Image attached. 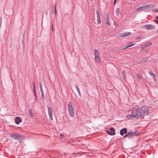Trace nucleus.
Wrapping results in <instances>:
<instances>
[{"label": "nucleus", "mask_w": 158, "mask_h": 158, "mask_svg": "<svg viewBox=\"0 0 158 158\" xmlns=\"http://www.w3.org/2000/svg\"><path fill=\"white\" fill-rule=\"evenodd\" d=\"M135 106L138 112L137 114L138 119L144 118L145 116L147 114L149 110L148 106H143L139 108V105H135Z\"/></svg>", "instance_id": "1"}, {"label": "nucleus", "mask_w": 158, "mask_h": 158, "mask_svg": "<svg viewBox=\"0 0 158 158\" xmlns=\"http://www.w3.org/2000/svg\"><path fill=\"white\" fill-rule=\"evenodd\" d=\"M137 109L136 108L135 105L133 107L132 110H129L128 114L126 116V118L127 119H131L134 118L138 119L137 115Z\"/></svg>", "instance_id": "2"}, {"label": "nucleus", "mask_w": 158, "mask_h": 158, "mask_svg": "<svg viewBox=\"0 0 158 158\" xmlns=\"http://www.w3.org/2000/svg\"><path fill=\"white\" fill-rule=\"evenodd\" d=\"M68 108L70 116L73 117L74 116V110L73 106V102L70 101L68 105Z\"/></svg>", "instance_id": "3"}, {"label": "nucleus", "mask_w": 158, "mask_h": 158, "mask_svg": "<svg viewBox=\"0 0 158 158\" xmlns=\"http://www.w3.org/2000/svg\"><path fill=\"white\" fill-rule=\"evenodd\" d=\"M9 136L12 139L16 140H20L23 137L20 134L17 133L10 134L9 135Z\"/></svg>", "instance_id": "4"}, {"label": "nucleus", "mask_w": 158, "mask_h": 158, "mask_svg": "<svg viewBox=\"0 0 158 158\" xmlns=\"http://www.w3.org/2000/svg\"><path fill=\"white\" fill-rule=\"evenodd\" d=\"M152 5H148L145 6H140L137 8L136 10V11H143L145 10H149L152 8Z\"/></svg>", "instance_id": "5"}, {"label": "nucleus", "mask_w": 158, "mask_h": 158, "mask_svg": "<svg viewBox=\"0 0 158 158\" xmlns=\"http://www.w3.org/2000/svg\"><path fill=\"white\" fill-rule=\"evenodd\" d=\"M128 134V138H131L133 136L138 135L139 134V132L137 131H134L129 132Z\"/></svg>", "instance_id": "6"}, {"label": "nucleus", "mask_w": 158, "mask_h": 158, "mask_svg": "<svg viewBox=\"0 0 158 158\" xmlns=\"http://www.w3.org/2000/svg\"><path fill=\"white\" fill-rule=\"evenodd\" d=\"M48 115L50 119L53 120L52 109L49 106H48Z\"/></svg>", "instance_id": "7"}, {"label": "nucleus", "mask_w": 158, "mask_h": 158, "mask_svg": "<svg viewBox=\"0 0 158 158\" xmlns=\"http://www.w3.org/2000/svg\"><path fill=\"white\" fill-rule=\"evenodd\" d=\"M107 133L110 135H113L115 134V130L113 127L110 128L109 130L107 131Z\"/></svg>", "instance_id": "8"}, {"label": "nucleus", "mask_w": 158, "mask_h": 158, "mask_svg": "<svg viewBox=\"0 0 158 158\" xmlns=\"http://www.w3.org/2000/svg\"><path fill=\"white\" fill-rule=\"evenodd\" d=\"M144 27L148 30L153 29L155 27L154 26L151 24L145 25L144 26Z\"/></svg>", "instance_id": "9"}, {"label": "nucleus", "mask_w": 158, "mask_h": 158, "mask_svg": "<svg viewBox=\"0 0 158 158\" xmlns=\"http://www.w3.org/2000/svg\"><path fill=\"white\" fill-rule=\"evenodd\" d=\"M127 133V130L126 128H123L120 131V134L121 135L124 134H126Z\"/></svg>", "instance_id": "10"}, {"label": "nucleus", "mask_w": 158, "mask_h": 158, "mask_svg": "<svg viewBox=\"0 0 158 158\" xmlns=\"http://www.w3.org/2000/svg\"><path fill=\"white\" fill-rule=\"evenodd\" d=\"M22 120L20 117H17L15 118V122L17 124H19L20 122H22Z\"/></svg>", "instance_id": "11"}, {"label": "nucleus", "mask_w": 158, "mask_h": 158, "mask_svg": "<svg viewBox=\"0 0 158 158\" xmlns=\"http://www.w3.org/2000/svg\"><path fill=\"white\" fill-rule=\"evenodd\" d=\"M131 33L130 32H125L121 34H120V36L121 37H125L128 36L130 35H131Z\"/></svg>", "instance_id": "12"}, {"label": "nucleus", "mask_w": 158, "mask_h": 158, "mask_svg": "<svg viewBox=\"0 0 158 158\" xmlns=\"http://www.w3.org/2000/svg\"><path fill=\"white\" fill-rule=\"evenodd\" d=\"M94 53L95 55V57L99 56V53L98 51L96 49L94 50Z\"/></svg>", "instance_id": "13"}, {"label": "nucleus", "mask_w": 158, "mask_h": 158, "mask_svg": "<svg viewBox=\"0 0 158 158\" xmlns=\"http://www.w3.org/2000/svg\"><path fill=\"white\" fill-rule=\"evenodd\" d=\"M40 87L41 93H43L44 91L42 88V83L41 82H40Z\"/></svg>", "instance_id": "14"}, {"label": "nucleus", "mask_w": 158, "mask_h": 158, "mask_svg": "<svg viewBox=\"0 0 158 158\" xmlns=\"http://www.w3.org/2000/svg\"><path fill=\"white\" fill-rule=\"evenodd\" d=\"M95 60L98 63L100 62H101V59L100 58V56L95 57Z\"/></svg>", "instance_id": "15"}, {"label": "nucleus", "mask_w": 158, "mask_h": 158, "mask_svg": "<svg viewBox=\"0 0 158 158\" xmlns=\"http://www.w3.org/2000/svg\"><path fill=\"white\" fill-rule=\"evenodd\" d=\"M28 112L29 115H30V117L31 118H32L33 117V115L32 111L31 109H29L28 110Z\"/></svg>", "instance_id": "16"}, {"label": "nucleus", "mask_w": 158, "mask_h": 158, "mask_svg": "<svg viewBox=\"0 0 158 158\" xmlns=\"http://www.w3.org/2000/svg\"><path fill=\"white\" fill-rule=\"evenodd\" d=\"M32 85L33 88L34 93L36 92V87L35 82L32 83Z\"/></svg>", "instance_id": "17"}, {"label": "nucleus", "mask_w": 158, "mask_h": 158, "mask_svg": "<svg viewBox=\"0 0 158 158\" xmlns=\"http://www.w3.org/2000/svg\"><path fill=\"white\" fill-rule=\"evenodd\" d=\"M147 47L146 46V45L145 44L143 45H142L141 48L142 50H143L145 49V48H146Z\"/></svg>", "instance_id": "18"}, {"label": "nucleus", "mask_w": 158, "mask_h": 158, "mask_svg": "<svg viewBox=\"0 0 158 158\" xmlns=\"http://www.w3.org/2000/svg\"><path fill=\"white\" fill-rule=\"evenodd\" d=\"M106 23L108 25V26H110V23H109V17H107L106 20Z\"/></svg>", "instance_id": "19"}, {"label": "nucleus", "mask_w": 158, "mask_h": 158, "mask_svg": "<svg viewBox=\"0 0 158 158\" xmlns=\"http://www.w3.org/2000/svg\"><path fill=\"white\" fill-rule=\"evenodd\" d=\"M135 45V44H130V45H127V47H124V48H123V49H125L127 48H128L129 47H131L132 46H133Z\"/></svg>", "instance_id": "20"}, {"label": "nucleus", "mask_w": 158, "mask_h": 158, "mask_svg": "<svg viewBox=\"0 0 158 158\" xmlns=\"http://www.w3.org/2000/svg\"><path fill=\"white\" fill-rule=\"evenodd\" d=\"M147 47H149L151 46L152 44V43L151 42H148L145 44Z\"/></svg>", "instance_id": "21"}, {"label": "nucleus", "mask_w": 158, "mask_h": 158, "mask_svg": "<svg viewBox=\"0 0 158 158\" xmlns=\"http://www.w3.org/2000/svg\"><path fill=\"white\" fill-rule=\"evenodd\" d=\"M98 23V24H100L101 23V18H97Z\"/></svg>", "instance_id": "22"}, {"label": "nucleus", "mask_w": 158, "mask_h": 158, "mask_svg": "<svg viewBox=\"0 0 158 158\" xmlns=\"http://www.w3.org/2000/svg\"><path fill=\"white\" fill-rule=\"evenodd\" d=\"M149 73L151 75L153 76V77H155V74L154 73H153L151 71H149Z\"/></svg>", "instance_id": "23"}, {"label": "nucleus", "mask_w": 158, "mask_h": 158, "mask_svg": "<svg viewBox=\"0 0 158 158\" xmlns=\"http://www.w3.org/2000/svg\"><path fill=\"white\" fill-rule=\"evenodd\" d=\"M120 12V10L119 8H118L116 10V13L117 14H118Z\"/></svg>", "instance_id": "24"}, {"label": "nucleus", "mask_w": 158, "mask_h": 158, "mask_svg": "<svg viewBox=\"0 0 158 158\" xmlns=\"http://www.w3.org/2000/svg\"><path fill=\"white\" fill-rule=\"evenodd\" d=\"M137 77L139 79H141V77L140 76V75L138 73H137Z\"/></svg>", "instance_id": "25"}, {"label": "nucleus", "mask_w": 158, "mask_h": 158, "mask_svg": "<svg viewBox=\"0 0 158 158\" xmlns=\"http://www.w3.org/2000/svg\"><path fill=\"white\" fill-rule=\"evenodd\" d=\"M34 96L35 97V99L36 100V101H37V98H36V92H34Z\"/></svg>", "instance_id": "26"}, {"label": "nucleus", "mask_w": 158, "mask_h": 158, "mask_svg": "<svg viewBox=\"0 0 158 158\" xmlns=\"http://www.w3.org/2000/svg\"><path fill=\"white\" fill-rule=\"evenodd\" d=\"M2 22V18L1 17H0V27L1 26Z\"/></svg>", "instance_id": "27"}, {"label": "nucleus", "mask_w": 158, "mask_h": 158, "mask_svg": "<svg viewBox=\"0 0 158 158\" xmlns=\"http://www.w3.org/2000/svg\"><path fill=\"white\" fill-rule=\"evenodd\" d=\"M75 87H76V88L77 90L79 89V87L76 85H75Z\"/></svg>", "instance_id": "28"}, {"label": "nucleus", "mask_w": 158, "mask_h": 158, "mask_svg": "<svg viewBox=\"0 0 158 158\" xmlns=\"http://www.w3.org/2000/svg\"><path fill=\"white\" fill-rule=\"evenodd\" d=\"M55 15H56L57 14V11H56V6L55 7Z\"/></svg>", "instance_id": "29"}, {"label": "nucleus", "mask_w": 158, "mask_h": 158, "mask_svg": "<svg viewBox=\"0 0 158 158\" xmlns=\"http://www.w3.org/2000/svg\"><path fill=\"white\" fill-rule=\"evenodd\" d=\"M124 138H126V137H128V133H127V135H125L124 136Z\"/></svg>", "instance_id": "30"}, {"label": "nucleus", "mask_w": 158, "mask_h": 158, "mask_svg": "<svg viewBox=\"0 0 158 158\" xmlns=\"http://www.w3.org/2000/svg\"><path fill=\"white\" fill-rule=\"evenodd\" d=\"M96 14H97V15H100V14L99 11V10H97L96 11Z\"/></svg>", "instance_id": "31"}, {"label": "nucleus", "mask_w": 158, "mask_h": 158, "mask_svg": "<svg viewBox=\"0 0 158 158\" xmlns=\"http://www.w3.org/2000/svg\"><path fill=\"white\" fill-rule=\"evenodd\" d=\"M77 91L78 92V94H79V95L81 96V92H80V89H79L78 90H77Z\"/></svg>", "instance_id": "32"}, {"label": "nucleus", "mask_w": 158, "mask_h": 158, "mask_svg": "<svg viewBox=\"0 0 158 158\" xmlns=\"http://www.w3.org/2000/svg\"><path fill=\"white\" fill-rule=\"evenodd\" d=\"M101 18L100 14L98 15H97V18Z\"/></svg>", "instance_id": "33"}, {"label": "nucleus", "mask_w": 158, "mask_h": 158, "mask_svg": "<svg viewBox=\"0 0 158 158\" xmlns=\"http://www.w3.org/2000/svg\"><path fill=\"white\" fill-rule=\"evenodd\" d=\"M116 1H117V0H114V5L115 4V2H116Z\"/></svg>", "instance_id": "34"}, {"label": "nucleus", "mask_w": 158, "mask_h": 158, "mask_svg": "<svg viewBox=\"0 0 158 158\" xmlns=\"http://www.w3.org/2000/svg\"><path fill=\"white\" fill-rule=\"evenodd\" d=\"M154 11H156V12H158V9H156V10H154Z\"/></svg>", "instance_id": "35"}, {"label": "nucleus", "mask_w": 158, "mask_h": 158, "mask_svg": "<svg viewBox=\"0 0 158 158\" xmlns=\"http://www.w3.org/2000/svg\"><path fill=\"white\" fill-rule=\"evenodd\" d=\"M41 95L42 96H43V97H44V92H43V93H41Z\"/></svg>", "instance_id": "36"}, {"label": "nucleus", "mask_w": 158, "mask_h": 158, "mask_svg": "<svg viewBox=\"0 0 158 158\" xmlns=\"http://www.w3.org/2000/svg\"><path fill=\"white\" fill-rule=\"evenodd\" d=\"M91 1H93L94 0H90Z\"/></svg>", "instance_id": "37"}, {"label": "nucleus", "mask_w": 158, "mask_h": 158, "mask_svg": "<svg viewBox=\"0 0 158 158\" xmlns=\"http://www.w3.org/2000/svg\"><path fill=\"white\" fill-rule=\"evenodd\" d=\"M52 30H53V27H52Z\"/></svg>", "instance_id": "38"}, {"label": "nucleus", "mask_w": 158, "mask_h": 158, "mask_svg": "<svg viewBox=\"0 0 158 158\" xmlns=\"http://www.w3.org/2000/svg\"><path fill=\"white\" fill-rule=\"evenodd\" d=\"M158 32V31H157Z\"/></svg>", "instance_id": "39"}]
</instances>
